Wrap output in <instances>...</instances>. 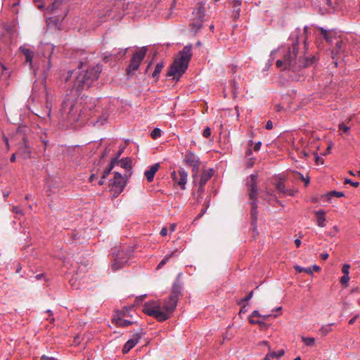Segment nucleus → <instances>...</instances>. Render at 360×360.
<instances>
[{
    "mask_svg": "<svg viewBox=\"0 0 360 360\" xmlns=\"http://www.w3.org/2000/svg\"><path fill=\"white\" fill-rule=\"evenodd\" d=\"M81 66L83 64L81 63ZM79 67L77 70H71L68 72L65 82L68 86L71 88L70 93L67 94L63 101L60 113L63 120L68 122H75L81 117H86L85 110H79L78 97L79 92L84 89L89 88L92 83L96 81L102 71V68L96 65L91 68H88L86 70H81Z\"/></svg>",
    "mask_w": 360,
    "mask_h": 360,
    "instance_id": "f257e3e1",
    "label": "nucleus"
},
{
    "mask_svg": "<svg viewBox=\"0 0 360 360\" xmlns=\"http://www.w3.org/2000/svg\"><path fill=\"white\" fill-rule=\"evenodd\" d=\"M307 26L304 27V30L300 37L296 34L295 39L292 37V45L290 47H282L278 50H274L271 53V59L274 60L276 54L281 56V58L276 60V67L281 70H292L295 72L301 68H307L313 65L316 60L314 56H302L299 53V43L302 41L304 44V49H307Z\"/></svg>",
    "mask_w": 360,
    "mask_h": 360,
    "instance_id": "f03ea898",
    "label": "nucleus"
},
{
    "mask_svg": "<svg viewBox=\"0 0 360 360\" xmlns=\"http://www.w3.org/2000/svg\"><path fill=\"white\" fill-rule=\"evenodd\" d=\"M19 50L25 57V62L30 64V66L34 69V71L36 72L41 67V70L45 75L44 77H46V73L49 71L51 67V56L53 52L54 46L49 43L41 45L37 51V57L40 58L41 63L37 68L34 66L32 62L34 57L33 51L25 46H20ZM45 79L46 78H44V79Z\"/></svg>",
    "mask_w": 360,
    "mask_h": 360,
    "instance_id": "7ed1b4c3",
    "label": "nucleus"
},
{
    "mask_svg": "<svg viewBox=\"0 0 360 360\" xmlns=\"http://www.w3.org/2000/svg\"><path fill=\"white\" fill-rule=\"evenodd\" d=\"M192 57L191 44L184 46L174 60L167 73L168 76H173L174 79L179 80L180 77L186 72Z\"/></svg>",
    "mask_w": 360,
    "mask_h": 360,
    "instance_id": "20e7f679",
    "label": "nucleus"
},
{
    "mask_svg": "<svg viewBox=\"0 0 360 360\" xmlns=\"http://www.w3.org/2000/svg\"><path fill=\"white\" fill-rule=\"evenodd\" d=\"M133 249L131 247H115L112 251V259L110 268L113 271H118L127 264L130 259Z\"/></svg>",
    "mask_w": 360,
    "mask_h": 360,
    "instance_id": "39448f33",
    "label": "nucleus"
},
{
    "mask_svg": "<svg viewBox=\"0 0 360 360\" xmlns=\"http://www.w3.org/2000/svg\"><path fill=\"white\" fill-rule=\"evenodd\" d=\"M209 6L205 2H198L193 8L190 19L191 30L196 34L200 30L206 17V10Z\"/></svg>",
    "mask_w": 360,
    "mask_h": 360,
    "instance_id": "423d86ee",
    "label": "nucleus"
},
{
    "mask_svg": "<svg viewBox=\"0 0 360 360\" xmlns=\"http://www.w3.org/2000/svg\"><path fill=\"white\" fill-rule=\"evenodd\" d=\"M145 314L153 316L158 321H165L169 319L164 305L160 300L146 302L143 307Z\"/></svg>",
    "mask_w": 360,
    "mask_h": 360,
    "instance_id": "0eeeda50",
    "label": "nucleus"
},
{
    "mask_svg": "<svg viewBox=\"0 0 360 360\" xmlns=\"http://www.w3.org/2000/svg\"><path fill=\"white\" fill-rule=\"evenodd\" d=\"M147 53V48L143 46L136 51L133 55L130 63L127 68V73L128 75H133L139 68L141 63L144 59Z\"/></svg>",
    "mask_w": 360,
    "mask_h": 360,
    "instance_id": "6e6552de",
    "label": "nucleus"
},
{
    "mask_svg": "<svg viewBox=\"0 0 360 360\" xmlns=\"http://www.w3.org/2000/svg\"><path fill=\"white\" fill-rule=\"evenodd\" d=\"M257 174H252L247 177L246 186L249 198L250 200H257Z\"/></svg>",
    "mask_w": 360,
    "mask_h": 360,
    "instance_id": "1a4fd4ad",
    "label": "nucleus"
},
{
    "mask_svg": "<svg viewBox=\"0 0 360 360\" xmlns=\"http://www.w3.org/2000/svg\"><path fill=\"white\" fill-rule=\"evenodd\" d=\"M171 176L175 184H178L181 189L184 190L186 188L188 172L184 168H180L176 172L173 171L171 174Z\"/></svg>",
    "mask_w": 360,
    "mask_h": 360,
    "instance_id": "9d476101",
    "label": "nucleus"
},
{
    "mask_svg": "<svg viewBox=\"0 0 360 360\" xmlns=\"http://www.w3.org/2000/svg\"><path fill=\"white\" fill-rule=\"evenodd\" d=\"M111 190L115 194L119 195L125 186V179L122 174L117 172H115L114 179L110 184Z\"/></svg>",
    "mask_w": 360,
    "mask_h": 360,
    "instance_id": "9b49d317",
    "label": "nucleus"
},
{
    "mask_svg": "<svg viewBox=\"0 0 360 360\" xmlns=\"http://www.w3.org/2000/svg\"><path fill=\"white\" fill-rule=\"evenodd\" d=\"M178 300L179 299L175 298L174 296L169 295L168 299L162 304L169 318L176 309Z\"/></svg>",
    "mask_w": 360,
    "mask_h": 360,
    "instance_id": "f8f14e48",
    "label": "nucleus"
},
{
    "mask_svg": "<svg viewBox=\"0 0 360 360\" xmlns=\"http://www.w3.org/2000/svg\"><path fill=\"white\" fill-rule=\"evenodd\" d=\"M141 338V333H136L133 338L129 339L123 346L122 353L127 354L132 348H134Z\"/></svg>",
    "mask_w": 360,
    "mask_h": 360,
    "instance_id": "ddd939ff",
    "label": "nucleus"
},
{
    "mask_svg": "<svg viewBox=\"0 0 360 360\" xmlns=\"http://www.w3.org/2000/svg\"><path fill=\"white\" fill-rule=\"evenodd\" d=\"M19 153L24 159H29L32 158V150L27 143L25 139H24V143L19 149Z\"/></svg>",
    "mask_w": 360,
    "mask_h": 360,
    "instance_id": "4468645a",
    "label": "nucleus"
},
{
    "mask_svg": "<svg viewBox=\"0 0 360 360\" xmlns=\"http://www.w3.org/2000/svg\"><path fill=\"white\" fill-rule=\"evenodd\" d=\"M159 168H160V164L155 163L153 165H152L151 167H150V168L148 169L145 171L144 175L148 182L153 181V179H154V176Z\"/></svg>",
    "mask_w": 360,
    "mask_h": 360,
    "instance_id": "2eb2a0df",
    "label": "nucleus"
},
{
    "mask_svg": "<svg viewBox=\"0 0 360 360\" xmlns=\"http://www.w3.org/2000/svg\"><path fill=\"white\" fill-rule=\"evenodd\" d=\"M314 214L316 217V224L320 227H324L326 226L325 221L326 219V212L323 210H319L314 212Z\"/></svg>",
    "mask_w": 360,
    "mask_h": 360,
    "instance_id": "dca6fc26",
    "label": "nucleus"
},
{
    "mask_svg": "<svg viewBox=\"0 0 360 360\" xmlns=\"http://www.w3.org/2000/svg\"><path fill=\"white\" fill-rule=\"evenodd\" d=\"M214 174V171L212 169H210L208 170H204L201 174L200 184H201V187L204 186L206 183L211 179V177Z\"/></svg>",
    "mask_w": 360,
    "mask_h": 360,
    "instance_id": "f3484780",
    "label": "nucleus"
},
{
    "mask_svg": "<svg viewBox=\"0 0 360 360\" xmlns=\"http://www.w3.org/2000/svg\"><path fill=\"white\" fill-rule=\"evenodd\" d=\"M184 161L186 165H191L195 163H197L199 161V158L192 152H187L184 157Z\"/></svg>",
    "mask_w": 360,
    "mask_h": 360,
    "instance_id": "a211bd4d",
    "label": "nucleus"
},
{
    "mask_svg": "<svg viewBox=\"0 0 360 360\" xmlns=\"http://www.w3.org/2000/svg\"><path fill=\"white\" fill-rule=\"evenodd\" d=\"M319 30L321 31V36L326 39L327 42L329 44L333 43V36H335V33L332 31H328L323 27H319Z\"/></svg>",
    "mask_w": 360,
    "mask_h": 360,
    "instance_id": "6ab92c4d",
    "label": "nucleus"
},
{
    "mask_svg": "<svg viewBox=\"0 0 360 360\" xmlns=\"http://www.w3.org/2000/svg\"><path fill=\"white\" fill-rule=\"evenodd\" d=\"M335 46L333 49L332 53H333V54L337 55V54L340 53V52L343 51V50L345 49V43L342 41V40L335 38Z\"/></svg>",
    "mask_w": 360,
    "mask_h": 360,
    "instance_id": "aec40b11",
    "label": "nucleus"
},
{
    "mask_svg": "<svg viewBox=\"0 0 360 360\" xmlns=\"http://www.w3.org/2000/svg\"><path fill=\"white\" fill-rule=\"evenodd\" d=\"M115 321L116 325H117L118 326H121V327H127L134 323H136V321L124 319L121 317L115 319Z\"/></svg>",
    "mask_w": 360,
    "mask_h": 360,
    "instance_id": "412c9836",
    "label": "nucleus"
},
{
    "mask_svg": "<svg viewBox=\"0 0 360 360\" xmlns=\"http://www.w3.org/2000/svg\"><path fill=\"white\" fill-rule=\"evenodd\" d=\"M251 215L253 219V223L256 224L257 219V200H251Z\"/></svg>",
    "mask_w": 360,
    "mask_h": 360,
    "instance_id": "4be33fe9",
    "label": "nucleus"
},
{
    "mask_svg": "<svg viewBox=\"0 0 360 360\" xmlns=\"http://www.w3.org/2000/svg\"><path fill=\"white\" fill-rule=\"evenodd\" d=\"M233 13L235 18H238L240 15L241 1L240 0H233L231 2Z\"/></svg>",
    "mask_w": 360,
    "mask_h": 360,
    "instance_id": "5701e85b",
    "label": "nucleus"
},
{
    "mask_svg": "<svg viewBox=\"0 0 360 360\" xmlns=\"http://www.w3.org/2000/svg\"><path fill=\"white\" fill-rule=\"evenodd\" d=\"M10 77V71L0 63V81H6Z\"/></svg>",
    "mask_w": 360,
    "mask_h": 360,
    "instance_id": "b1692460",
    "label": "nucleus"
},
{
    "mask_svg": "<svg viewBox=\"0 0 360 360\" xmlns=\"http://www.w3.org/2000/svg\"><path fill=\"white\" fill-rule=\"evenodd\" d=\"M181 292V286L178 283H174L172 286V292L170 295L174 296L175 298L179 299Z\"/></svg>",
    "mask_w": 360,
    "mask_h": 360,
    "instance_id": "393cba45",
    "label": "nucleus"
},
{
    "mask_svg": "<svg viewBox=\"0 0 360 360\" xmlns=\"http://www.w3.org/2000/svg\"><path fill=\"white\" fill-rule=\"evenodd\" d=\"M249 322L252 324H258L262 328H266L268 327L267 324L262 319H252V317H249Z\"/></svg>",
    "mask_w": 360,
    "mask_h": 360,
    "instance_id": "a878e982",
    "label": "nucleus"
},
{
    "mask_svg": "<svg viewBox=\"0 0 360 360\" xmlns=\"http://www.w3.org/2000/svg\"><path fill=\"white\" fill-rule=\"evenodd\" d=\"M334 323H329L327 325H323L321 326V328L319 329V332L321 334V335H326L328 333H329L332 330L331 326H333Z\"/></svg>",
    "mask_w": 360,
    "mask_h": 360,
    "instance_id": "bb28decb",
    "label": "nucleus"
},
{
    "mask_svg": "<svg viewBox=\"0 0 360 360\" xmlns=\"http://www.w3.org/2000/svg\"><path fill=\"white\" fill-rule=\"evenodd\" d=\"M164 68V63H158L155 68V70L153 71L152 76L153 78H158L159 74L161 72L162 68Z\"/></svg>",
    "mask_w": 360,
    "mask_h": 360,
    "instance_id": "cd10ccee",
    "label": "nucleus"
},
{
    "mask_svg": "<svg viewBox=\"0 0 360 360\" xmlns=\"http://www.w3.org/2000/svg\"><path fill=\"white\" fill-rule=\"evenodd\" d=\"M326 4L333 11L337 10L340 8V4L336 0H326Z\"/></svg>",
    "mask_w": 360,
    "mask_h": 360,
    "instance_id": "c85d7f7f",
    "label": "nucleus"
},
{
    "mask_svg": "<svg viewBox=\"0 0 360 360\" xmlns=\"http://www.w3.org/2000/svg\"><path fill=\"white\" fill-rule=\"evenodd\" d=\"M175 252H176V250L174 251V252H172L171 254H169V255H167L162 259V261L158 264L157 268L158 269H161L169 259V258L171 257H172L173 255H174Z\"/></svg>",
    "mask_w": 360,
    "mask_h": 360,
    "instance_id": "c756f323",
    "label": "nucleus"
},
{
    "mask_svg": "<svg viewBox=\"0 0 360 360\" xmlns=\"http://www.w3.org/2000/svg\"><path fill=\"white\" fill-rule=\"evenodd\" d=\"M302 340L308 347L312 346L315 343V339L311 337H302Z\"/></svg>",
    "mask_w": 360,
    "mask_h": 360,
    "instance_id": "7c9ffc66",
    "label": "nucleus"
},
{
    "mask_svg": "<svg viewBox=\"0 0 360 360\" xmlns=\"http://www.w3.org/2000/svg\"><path fill=\"white\" fill-rule=\"evenodd\" d=\"M269 356H271L272 359L276 358L279 359L284 354V351L283 349H281L278 352H271V349L269 350Z\"/></svg>",
    "mask_w": 360,
    "mask_h": 360,
    "instance_id": "2f4dec72",
    "label": "nucleus"
},
{
    "mask_svg": "<svg viewBox=\"0 0 360 360\" xmlns=\"http://www.w3.org/2000/svg\"><path fill=\"white\" fill-rule=\"evenodd\" d=\"M115 160H116L115 159H113L112 160V162H110L109 167L108 169H106L105 170H104L103 175H102V179H105L108 176V175L110 174V172H111V170L112 169V168L114 167L113 164Z\"/></svg>",
    "mask_w": 360,
    "mask_h": 360,
    "instance_id": "473e14b6",
    "label": "nucleus"
},
{
    "mask_svg": "<svg viewBox=\"0 0 360 360\" xmlns=\"http://www.w3.org/2000/svg\"><path fill=\"white\" fill-rule=\"evenodd\" d=\"M127 49H128V48H126L124 49H121L117 53H116L115 51L114 50L112 55L115 57V59L120 58L126 54Z\"/></svg>",
    "mask_w": 360,
    "mask_h": 360,
    "instance_id": "72a5a7b5",
    "label": "nucleus"
},
{
    "mask_svg": "<svg viewBox=\"0 0 360 360\" xmlns=\"http://www.w3.org/2000/svg\"><path fill=\"white\" fill-rule=\"evenodd\" d=\"M150 136L153 139H157L161 136V130L159 128H155L150 133Z\"/></svg>",
    "mask_w": 360,
    "mask_h": 360,
    "instance_id": "f704fd0d",
    "label": "nucleus"
},
{
    "mask_svg": "<svg viewBox=\"0 0 360 360\" xmlns=\"http://www.w3.org/2000/svg\"><path fill=\"white\" fill-rule=\"evenodd\" d=\"M190 167H192V171L193 173V177L195 179L196 177L198 170H199L200 162L195 163L193 165H190Z\"/></svg>",
    "mask_w": 360,
    "mask_h": 360,
    "instance_id": "c9c22d12",
    "label": "nucleus"
},
{
    "mask_svg": "<svg viewBox=\"0 0 360 360\" xmlns=\"http://www.w3.org/2000/svg\"><path fill=\"white\" fill-rule=\"evenodd\" d=\"M12 212H13L16 214L15 217H18V215H20V216L24 215L23 210L18 206H13L12 207Z\"/></svg>",
    "mask_w": 360,
    "mask_h": 360,
    "instance_id": "e433bc0d",
    "label": "nucleus"
},
{
    "mask_svg": "<svg viewBox=\"0 0 360 360\" xmlns=\"http://www.w3.org/2000/svg\"><path fill=\"white\" fill-rule=\"evenodd\" d=\"M349 281V275H344L340 278V283L345 287H347L348 285Z\"/></svg>",
    "mask_w": 360,
    "mask_h": 360,
    "instance_id": "4c0bfd02",
    "label": "nucleus"
},
{
    "mask_svg": "<svg viewBox=\"0 0 360 360\" xmlns=\"http://www.w3.org/2000/svg\"><path fill=\"white\" fill-rule=\"evenodd\" d=\"M295 174H297L298 176H300L301 180L304 181L305 186L309 185V181H310L309 177H308V176L305 177V176H303V174H302L301 173L297 172H295Z\"/></svg>",
    "mask_w": 360,
    "mask_h": 360,
    "instance_id": "58836bf2",
    "label": "nucleus"
},
{
    "mask_svg": "<svg viewBox=\"0 0 360 360\" xmlns=\"http://www.w3.org/2000/svg\"><path fill=\"white\" fill-rule=\"evenodd\" d=\"M349 269H350V265L349 264H345L342 266V271L344 274V275H349Z\"/></svg>",
    "mask_w": 360,
    "mask_h": 360,
    "instance_id": "ea45409f",
    "label": "nucleus"
},
{
    "mask_svg": "<svg viewBox=\"0 0 360 360\" xmlns=\"http://www.w3.org/2000/svg\"><path fill=\"white\" fill-rule=\"evenodd\" d=\"M276 188L280 192H281L283 193H286V191H285L286 190L285 189V185L283 184V182H278L276 185Z\"/></svg>",
    "mask_w": 360,
    "mask_h": 360,
    "instance_id": "a19ab883",
    "label": "nucleus"
},
{
    "mask_svg": "<svg viewBox=\"0 0 360 360\" xmlns=\"http://www.w3.org/2000/svg\"><path fill=\"white\" fill-rule=\"evenodd\" d=\"M211 133H212L211 129L209 127H207L202 132V136L205 138H208L211 136Z\"/></svg>",
    "mask_w": 360,
    "mask_h": 360,
    "instance_id": "79ce46f5",
    "label": "nucleus"
},
{
    "mask_svg": "<svg viewBox=\"0 0 360 360\" xmlns=\"http://www.w3.org/2000/svg\"><path fill=\"white\" fill-rule=\"evenodd\" d=\"M253 296V291H251L250 292L248 293V295H247L243 299H242L239 304H240L242 302H247L248 300H250Z\"/></svg>",
    "mask_w": 360,
    "mask_h": 360,
    "instance_id": "37998d69",
    "label": "nucleus"
},
{
    "mask_svg": "<svg viewBox=\"0 0 360 360\" xmlns=\"http://www.w3.org/2000/svg\"><path fill=\"white\" fill-rule=\"evenodd\" d=\"M250 317H252V319H261L262 314L257 310H255L254 311H252Z\"/></svg>",
    "mask_w": 360,
    "mask_h": 360,
    "instance_id": "c03bdc74",
    "label": "nucleus"
},
{
    "mask_svg": "<svg viewBox=\"0 0 360 360\" xmlns=\"http://www.w3.org/2000/svg\"><path fill=\"white\" fill-rule=\"evenodd\" d=\"M339 129L342 130L344 133H348L349 131V127L345 126L343 123L339 125Z\"/></svg>",
    "mask_w": 360,
    "mask_h": 360,
    "instance_id": "a18cd8bd",
    "label": "nucleus"
},
{
    "mask_svg": "<svg viewBox=\"0 0 360 360\" xmlns=\"http://www.w3.org/2000/svg\"><path fill=\"white\" fill-rule=\"evenodd\" d=\"M345 184H350L354 187H357L359 185V182H357V181H352L351 179H345Z\"/></svg>",
    "mask_w": 360,
    "mask_h": 360,
    "instance_id": "49530a36",
    "label": "nucleus"
},
{
    "mask_svg": "<svg viewBox=\"0 0 360 360\" xmlns=\"http://www.w3.org/2000/svg\"><path fill=\"white\" fill-rule=\"evenodd\" d=\"M120 165H121V167H122V168H124V169H127L128 167H130V166H129V162H128V161H127V160H122L120 161Z\"/></svg>",
    "mask_w": 360,
    "mask_h": 360,
    "instance_id": "de8ad7c7",
    "label": "nucleus"
},
{
    "mask_svg": "<svg viewBox=\"0 0 360 360\" xmlns=\"http://www.w3.org/2000/svg\"><path fill=\"white\" fill-rule=\"evenodd\" d=\"M46 100H47V101H46V109H47L46 115H47V116L49 117L50 115H51V107L49 105V103H48V94L47 93H46Z\"/></svg>",
    "mask_w": 360,
    "mask_h": 360,
    "instance_id": "09e8293b",
    "label": "nucleus"
},
{
    "mask_svg": "<svg viewBox=\"0 0 360 360\" xmlns=\"http://www.w3.org/2000/svg\"><path fill=\"white\" fill-rule=\"evenodd\" d=\"M332 195H334L338 198H340V197L344 196V193L342 192H339V191H333Z\"/></svg>",
    "mask_w": 360,
    "mask_h": 360,
    "instance_id": "8fccbe9b",
    "label": "nucleus"
},
{
    "mask_svg": "<svg viewBox=\"0 0 360 360\" xmlns=\"http://www.w3.org/2000/svg\"><path fill=\"white\" fill-rule=\"evenodd\" d=\"M315 160L317 165H323L324 162L323 159L319 156H316Z\"/></svg>",
    "mask_w": 360,
    "mask_h": 360,
    "instance_id": "3c124183",
    "label": "nucleus"
},
{
    "mask_svg": "<svg viewBox=\"0 0 360 360\" xmlns=\"http://www.w3.org/2000/svg\"><path fill=\"white\" fill-rule=\"evenodd\" d=\"M266 129L268 130H270L273 128V122L270 120H269L266 124Z\"/></svg>",
    "mask_w": 360,
    "mask_h": 360,
    "instance_id": "603ef678",
    "label": "nucleus"
},
{
    "mask_svg": "<svg viewBox=\"0 0 360 360\" xmlns=\"http://www.w3.org/2000/svg\"><path fill=\"white\" fill-rule=\"evenodd\" d=\"M261 146H262V143H261L260 141L257 142V143L255 144V146H254V150H255V151L259 150L260 149V148H261Z\"/></svg>",
    "mask_w": 360,
    "mask_h": 360,
    "instance_id": "864d4df0",
    "label": "nucleus"
},
{
    "mask_svg": "<svg viewBox=\"0 0 360 360\" xmlns=\"http://www.w3.org/2000/svg\"><path fill=\"white\" fill-rule=\"evenodd\" d=\"M160 235L162 236H166L167 235V229L166 227H163L160 231Z\"/></svg>",
    "mask_w": 360,
    "mask_h": 360,
    "instance_id": "5fc2aeb1",
    "label": "nucleus"
},
{
    "mask_svg": "<svg viewBox=\"0 0 360 360\" xmlns=\"http://www.w3.org/2000/svg\"><path fill=\"white\" fill-rule=\"evenodd\" d=\"M295 269L296 270V271H297L298 273H302V272H304V267H301L300 266H295Z\"/></svg>",
    "mask_w": 360,
    "mask_h": 360,
    "instance_id": "6e6d98bb",
    "label": "nucleus"
},
{
    "mask_svg": "<svg viewBox=\"0 0 360 360\" xmlns=\"http://www.w3.org/2000/svg\"><path fill=\"white\" fill-rule=\"evenodd\" d=\"M328 257H329V255L328 253H326V252L321 253L320 255V257L323 260H326L328 258Z\"/></svg>",
    "mask_w": 360,
    "mask_h": 360,
    "instance_id": "4d7b16f0",
    "label": "nucleus"
},
{
    "mask_svg": "<svg viewBox=\"0 0 360 360\" xmlns=\"http://www.w3.org/2000/svg\"><path fill=\"white\" fill-rule=\"evenodd\" d=\"M247 165H248V167H251L253 166L254 165V160H252V158H250L247 162Z\"/></svg>",
    "mask_w": 360,
    "mask_h": 360,
    "instance_id": "13d9d810",
    "label": "nucleus"
},
{
    "mask_svg": "<svg viewBox=\"0 0 360 360\" xmlns=\"http://www.w3.org/2000/svg\"><path fill=\"white\" fill-rule=\"evenodd\" d=\"M260 345H265L268 347L269 350L271 349L269 345V342L267 341H262L259 343Z\"/></svg>",
    "mask_w": 360,
    "mask_h": 360,
    "instance_id": "bf43d9fd",
    "label": "nucleus"
},
{
    "mask_svg": "<svg viewBox=\"0 0 360 360\" xmlns=\"http://www.w3.org/2000/svg\"><path fill=\"white\" fill-rule=\"evenodd\" d=\"M203 191H204V186H202V187H201V184L199 183V188H198V193L199 194H201V193H203Z\"/></svg>",
    "mask_w": 360,
    "mask_h": 360,
    "instance_id": "052dcab7",
    "label": "nucleus"
},
{
    "mask_svg": "<svg viewBox=\"0 0 360 360\" xmlns=\"http://www.w3.org/2000/svg\"><path fill=\"white\" fill-rule=\"evenodd\" d=\"M271 316V314H266V315H262V319L264 321L265 320H267L269 317Z\"/></svg>",
    "mask_w": 360,
    "mask_h": 360,
    "instance_id": "680f3d73",
    "label": "nucleus"
},
{
    "mask_svg": "<svg viewBox=\"0 0 360 360\" xmlns=\"http://www.w3.org/2000/svg\"><path fill=\"white\" fill-rule=\"evenodd\" d=\"M295 243L297 248H299L301 245V240L300 239H295Z\"/></svg>",
    "mask_w": 360,
    "mask_h": 360,
    "instance_id": "e2e57ef3",
    "label": "nucleus"
},
{
    "mask_svg": "<svg viewBox=\"0 0 360 360\" xmlns=\"http://www.w3.org/2000/svg\"><path fill=\"white\" fill-rule=\"evenodd\" d=\"M252 155V150L251 149H248V150L246 151V158H249L250 156H251Z\"/></svg>",
    "mask_w": 360,
    "mask_h": 360,
    "instance_id": "0e129e2a",
    "label": "nucleus"
},
{
    "mask_svg": "<svg viewBox=\"0 0 360 360\" xmlns=\"http://www.w3.org/2000/svg\"><path fill=\"white\" fill-rule=\"evenodd\" d=\"M304 272H306L308 274H312V271H311V268H304Z\"/></svg>",
    "mask_w": 360,
    "mask_h": 360,
    "instance_id": "69168bd1",
    "label": "nucleus"
},
{
    "mask_svg": "<svg viewBox=\"0 0 360 360\" xmlns=\"http://www.w3.org/2000/svg\"><path fill=\"white\" fill-rule=\"evenodd\" d=\"M206 212V208L205 209H202L200 212V213L198 215V217L200 218Z\"/></svg>",
    "mask_w": 360,
    "mask_h": 360,
    "instance_id": "338daca9",
    "label": "nucleus"
},
{
    "mask_svg": "<svg viewBox=\"0 0 360 360\" xmlns=\"http://www.w3.org/2000/svg\"><path fill=\"white\" fill-rule=\"evenodd\" d=\"M51 357H49V356H46L45 355H43L41 357V360H50Z\"/></svg>",
    "mask_w": 360,
    "mask_h": 360,
    "instance_id": "774afa93",
    "label": "nucleus"
}]
</instances>
